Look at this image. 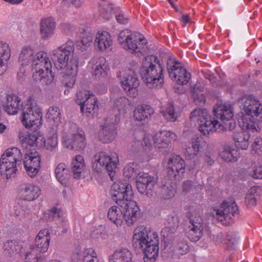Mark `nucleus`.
I'll use <instances>...</instances> for the list:
<instances>
[{
  "instance_id": "1",
  "label": "nucleus",
  "mask_w": 262,
  "mask_h": 262,
  "mask_svg": "<svg viewBox=\"0 0 262 262\" xmlns=\"http://www.w3.org/2000/svg\"><path fill=\"white\" fill-rule=\"evenodd\" d=\"M241 109L247 116L243 118L242 131L234 132L232 136L238 149H247L251 134L261 127L262 104L253 95H244L238 100Z\"/></svg>"
},
{
  "instance_id": "2",
  "label": "nucleus",
  "mask_w": 262,
  "mask_h": 262,
  "mask_svg": "<svg viewBox=\"0 0 262 262\" xmlns=\"http://www.w3.org/2000/svg\"><path fill=\"white\" fill-rule=\"evenodd\" d=\"M52 59L57 70H65V73L71 76L69 82L65 85L72 87L75 82L78 68V58L74 53V43L72 40H68L64 44L59 46L53 51Z\"/></svg>"
},
{
  "instance_id": "3",
  "label": "nucleus",
  "mask_w": 262,
  "mask_h": 262,
  "mask_svg": "<svg viewBox=\"0 0 262 262\" xmlns=\"http://www.w3.org/2000/svg\"><path fill=\"white\" fill-rule=\"evenodd\" d=\"M159 237L156 232H151L144 226L135 229L133 237V247L144 253V262H155L159 254Z\"/></svg>"
},
{
  "instance_id": "4",
  "label": "nucleus",
  "mask_w": 262,
  "mask_h": 262,
  "mask_svg": "<svg viewBox=\"0 0 262 262\" xmlns=\"http://www.w3.org/2000/svg\"><path fill=\"white\" fill-rule=\"evenodd\" d=\"M163 69L156 56L145 57L140 70L142 79L150 89L161 88L164 84Z\"/></svg>"
},
{
  "instance_id": "5",
  "label": "nucleus",
  "mask_w": 262,
  "mask_h": 262,
  "mask_svg": "<svg viewBox=\"0 0 262 262\" xmlns=\"http://www.w3.org/2000/svg\"><path fill=\"white\" fill-rule=\"evenodd\" d=\"M139 165L135 163H129L124 168L123 175L129 179H136V187L138 191L148 196L152 195V192L157 180L148 173L139 172Z\"/></svg>"
},
{
  "instance_id": "6",
  "label": "nucleus",
  "mask_w": 262,
  "mask_h": 262,
  "mask_svg": "<svg viewBox=\"0 0 262 262\" xmlns=\"http://www.w3.org/2000/svg\"><path fill=\"white\" fill-rule=\"evenodd\" d=\"M32 67L34 81L42 85H48L53 81L54 75L51 70L52 64L47 53L43 51L36 53Z\"/></svg>"
},
{
  "instance_id": "7",
  "label": "nucleus",
  "mask_w": 262,
  "mask_h": 262,
  "mask_svg": "<svg viewBox=\"0 0 262 262\" xmlns=\"http://www.w3.org/2000/svg\"><path fill=\"white\" fill-rule=\"evenodd\" d=\"M23 154L17 147L6 149L0 159V172L7 179L14 177L17 170V165L21 163Z\"/></svg>"
},
{
  "instance_id": "8",
  "label": "nucleus",
  "mask_w": 262,
  "mask_h": 262,
  "mask_svg": "<svg viewBox=\"0 0 262 262\" xmlns=\"http://www.w3.org/2000/svg\"><path fill=\"white\" fill-rule=\"evenodd\" d=\"M118 40L122 48L138 56L146 54V40L139 33L132 34L128 30H122L119 34Z\"/></svg>"
},
{
  "instance_id": "9",
  "label": "nucleus",
  "mask_w": 262,
  "mask_h": 262,
  "mask_svg": "<svg viewBox=\"0 0 262 262\" xmlns=\"http://www.w3.org/2000/svg\"><path fill=\"white\" fill-rule=\"evenodd\" d=\"M22 110V123L26 128L36 129L42 124V111L41 108L32 101L31 97L27 103L20 106Z\"/></svg>"
},
{
  "instance_id": "10",
  "label": "nucleus",
  "mask_w": 262,
  "mask_h": 262,
  "mask_svg": "<svg viewBox=\"0 0 262 262\" xmlns=\"http://www.w3.org/2000/svg\"><path fill=\"white\" fill-rule=\"evenodd\" d=\"M118 162L119 159L116 154L110 155L105 151H100L92 159V168L97 172L103 169L107 170L111 180L114 181Z\"/></svg>"
},
{
  "instance_id": "11",
  "label": "nucleus",
  "mask_w": 262,
  "mask_h": 262,
  "mask_svg": "<svg viewBox=\"0 0 262 262\" xmlns=\"http://www.w3.org/2000/svg\"><path fill=\"white\" fill-rule=\"evenodd\" d=\"M85 165L82 156L77 155L71 163V169L67 168L64 163H59L55 168V173L56 178L61 184H65L70 178V173L72 172L75 179L79 178Z\"/></svg>"
},
{
  "instance_id": "12",
  "label": "nucleus",
  "mask_w": 262,
  "mask_h": 262,
  "mask_svg": "<svg viewBox=\"0 0 262 262\" xmlns=\"http://www.w3.org/2000/svg\"><path fill=\"white\" fill-rule=\"evenodd\" d=\"M190 118L191 120L197 121L199 130L204 135H209L214 130L216 131L217 126H221L217 120L211 119L206 109L194 110L190 113Z\"/></svg>"
},
{
  "instance_id": "13",
  "label": "nucleus",
  "mask_w": 262,
  "mask_h": 262,
  "mask_svg": "<svg viewBox=\"0 0 262 262\" xmlns=\"http://www.w3.org/2000/svg\"><path fill=\"white\" fill-rule=\"evenodd\" d=\"M239 209L235 201H224L220 208L214 210L213 216L223 224H231L234 222L235 217H238Z\"/></svg>"
},
{
  "instance_id": "14",
  "label": "nucleus",
  "mask_w": 262,
  "mask_h": 262,
  "mask_svg": "<svg viewBox=\"0 0 262 262\" xmlns=\"http://www.w3.org/2000/svg\"><path fill=\"white\" fill-rule=\"evenodd\" d=\"M110 192L112 199L117 205L120 202L133 198L132 186L125 180L115 182L111 186Z\"/></svg>"
},
{
  "instance_id": "15",
  "label": "nucleus",
  "mask_w": 262,
  "mask_h": 262,
  "mask_svg": "<svg viewBox=\"0 0 262 262\" xmlns=\"http://www.w3.org/2000/svg\"><path fill=\"white\" fill-rule=\"evenodd\" d=\"M120 80L121 86L127 95L130 97L136 98L138 94L139 81L135 72L128 70L120 76Z\"/></svg>"
},
{
  "instance_id": "16",
  "label": "nucleus",
  "mask_w": 262,
  "mask_h": 262,
  "mask_svg": "<svg viewBox=\"0 0 262 262\" xmlns=\"http://www.w3.org/2000/svg\"><path fill=\"white\" fill-rule=\"evenodd\" d=\"M118 205L122 209L123 219L127 225H133L140 215V209L137 203L132 199H128L119 202Z\"/></svg>"
},
{
  "instance_id": "17",
  "label": "nucleus",
  "mask_w": 262,
  "mask_h": 262,
  "mask_svg": "<svg viewBox=\"0 0 262 262\" xmlns=\"http://www.w3.org/2000/svg\"><path fill=\"white\" fill-rule=\"evenodd\" d=\"M40 164L39 153L34 148L27 150L25 154L24 165L26 172L30 177L33 178L38 173Z\"/></svg>"
},
{
  "instance_id": "18",
  "label": "nucleus",
  "mask_w": 262,
  "mask_h": 262,
  "mask_svg": "<svg viewBox=\"0 0 262 262\" xmlns=\"http://www.w3.org/2000/svg\"><path fill=\"white\" fill-rule=\"evenodd\" d=\"M76 102L80 106V110L83 114L94 113L97 109V100L94 94L85 93L83 94L79 92L77 95Z\"/></svg>"
},
{
  "instance_id": "19",
  "label": "nucleus",
  "mask_w": 262,
  "mask_h": 262,
  "mask_svg": "<svg viewBox=\"0 0 262 262\" xmlns=\"http://www.w3.org/2000/svg\"><path fill=\"white\" fill-rule=\"evenodd\" d=\"M203 229L202 219L200 216L191 215L189 225L186 229L188 238L191 241H198L203 236Z\"/></svg>"
},
{
  "instance_id": "20",
  "label": "nucleus",
  "mask_w": 262,
  "mask_h": 262,
  "mask_svg": "<svg viewBox=\"0 0 262 262\" xmlns=\"http://www.w3.org/2000/svg\"><path fill=\"white\" fill-rule=\"evenodd\" d=\"M213 114L217 119H221L229 130H233L236 127V123L232 120L233 113L225 105H219L214 107Z\"/></svg>"
},
{
  "instance_id": "21",
  "label": "nucleus",
  "mask_w": 262,
  "mask_h": 262,
  "mask_svg": "<svg viewBox=\"0 0 262 262\" xmlns=\"http://www.w3.org/2000/svg\"><path fill=\"white\" fill-rule=\"evenodd\" d=\"M114 120L110 121L111 124L104 125L100 132L99 138L103 143H108L113 141L116 135V124L118 123L119 118L114 115Z\"/></svg>"
},
{
  "instance_id": "22",
  "label": "nucleus",
  "mask_w": 262,
  "mask_h": 262,
  "mask_svg": "<svg viewBox=\"0 0 262 262\" xmlns=\"http://www.w3.org/2000/svg\"><path fill=\"white\" fill-rule=\"evenodd\" d=\"M185 168L184 160L179 156H173L168 161L167 173L170 177L175 179L177 176L184 172Z\"/></svg>"
},
{
  "instance_id": "23",
  "label": "nucleus",
  "mask_w": 262,
  "mask_h": 262,
  "mask_svg": "<svg viewBox=\"0 0 262 262\" xmlns=\"http://www.w3.org/2000/svg\"><path fill=\"white\" fill-rule=\"evenodd\" d=\"M50 241V233L49 230H40L35 238V244L31 248L37 252L43 253L47 251Z\"/></svg>"
},
{
  "instance_id": "24",
  "label": "nucleus",
  "mask_w": 262,
  "mask_h": 262,
  "mask_svg": "<svg viewBox=\"0 0 262 262\" xmlns=\"http://www.w3.org/2000/svg\"><path fill=\"white\" fill-rule=\"evenodd\" d=\"M177 138L176 134L172 132L163 130L157 133L153 137L155 146L160 148H165Z\"/></svg>"
},
{
  "instance_id": "25",
  "label": "nucleus",
  "mask_w": 262,
  "mask_h": 262,
  "mask_svg": "<svg viewBox=\"0 0 262 262\" xmlns=\"http://www.w3.org/2000/svg\"><path fill=\"white\" fill-rule=\"evenodd\" d=\"M154 109L148 105L142 104L136 107L134 117L136 121L142 122L143 124L148 122L151 115L154 114Z\"/></svg>"
},
{
  "instance_id": "26",
  "label": "nucleus",
  "mask_w": 262,
  "mask_h": 262,
  "mask_svg": "<svg viewBox=\"0 0 262 262\" xmlns=\"http://www.w3.org/2000/svg\"><path fill=\"white\" fill-rule=\"evenodd\" d=\"M112 42L110 33L107 31H98L95 36V46L101 51L108 48Z\"/></svg>"
},
{
  "instance_id": "27",
  "label": "nucleus",
  "mask_w": 262,
  "mask_h": 262,
  "mask_svg": "<svg viewBox=\"0 0 262 262\" xmlns=\"http://www.w3.org/2000/svg\"><path fill=\"white\" fill-rule=\"evenodd\" d=\"M55 22L52 17L42 19L40 22V32L42 38H48L54 33Z\"/></svg>"
},
{
  "instance_id": "28",
  "label": "nucleus",
  "mask_w": 262,
  "mask_h": 262,
  "mask_svg": "<svg viewBox=\"0 0 262 262\" xmlns=\"http://www.w3.org/2000/svg\"><path fill=\"white\" fill-rule=\"evenodd\" d=\"M10 55L11 51L9 45L6 42L0 41V75L7 70L8 60Z\"/></svg>"
},
{
  "instance_id": "29",
  "label": "nucleus",
  "mask_w": 262,
  "mask_h": 262,
  "mask_svg": "<svg viewBox=\"0 0 262 262\" xmlns=\"http://www.w3.org/2000/svg\"><path fill=\"white\" fill-rule=\"evenodd\" d=\"M21 99L16 95L12 94L7 96V101L4 105L5 111L9 115H15L20 109Z\"/></svg>"
},
{
  "instance_id": "30",
  "label": "nucleus",
  "mask_w": 262,
  "mask_h": 262,
  "mask_svg": "<svg viewBox=\"0 0 262 262\" xmlns=\"http://www.w3.org/2000/svg\"><path fill=\"white\" fill-rule=\"evenodd\" d=\"M83 134V133H79L73 135L71 139L65 141V145L67 148L75 150L83 149L85 147V138Z\"/></svg>"
},
{
  "instance_id": "31",
  "label": "nucleus",
  "mask_w": 262,
  "mask_h": 262,
  "mask_svg": "<svg viewBox=\"0 0 262 262\" xmlns=\"http://www.w3.org/2000/svg\"><path fill=\"white\" fill-rule=\"evenodd\" d=\"M23 190L24 199L28 201L37 199L41 194L39 187L32 183L25 184Z\"/></svg>"
},
{
  "instance_id": "32",
  "label": "nucleus",
  "mask_w": 262,
  "mask_h": 262,
  "mask_svg": "<svg viewBox=\"0 0 262 262\" xmlns=\"http://www.w3.org/2000/svg\"><path fill=\"white\" fill-rule=\"evenodd\" d=\"M132 254L126 248L116 250L110 256L109 262H132Z\"/></svg>"
},
{
  "instance_id": "33",
  "label": "nucleus",
  "mask_w": 262,
  "mask_h": 262,
  "mask_svg": "<svg viewBox=\"0 0 262 262\" xmlns=\"http://www.w3.org/2000/svg\"><path fill=\"white\" fill-rule=\"evenodd\" d=\"M36 53L30 46H25L23 48L19 54L18 62L20 65L25 66L33 63Z\"/></svg>"
},
{
  "instance_id": "34",
  "label": "nucleus",
  "mask_w": 262,
  "mask_h": 262,
  "mask_svg": "<svg viewBox=\"0 0 262 262\" xmlns=\"http://www.w3.org/2000/svg\"><path fill=\"white\" fill-rule=\"evenodd\" d=\"M184 68L180 62L173 56H169L167 60V71L170 78L176 77L177 74Z\"/></svg>"
},
{
  "instance_id": "35",
  "label": "nucleus",
  "mask_w": 262,
  "mask_h": 262,
  "mask_svg": "<svg viewBox=\"0 0 262 262\" xmlns=\"http://www.w3.org/2000/svg\"><path fill=\"white\" fill-rule=\"evenodd\" d=\"M107 217L117 226L121 225L123 219L122 208L116 206H112L108 210Z\"/></svg>"
},
{
  "instance_id": "36",
  "label": "nucleus",
  "mask_w": 262,
  "mask_h": 262,
  "mask_svg": "<svg viewBox=\"0 0 262 262\" xmlns=\"http://www.w3.org/2000/svg\"><path fill=\"white\" fill-rule=\"evenodd\" d=\"M93 68L94 70L93 74L97 78H99L100 77H104L109 71L108 66L106 63L105 59L103 57L99 58Z\"/></svg>"
},
{
  "instance_id": "37",
  "label": "nucleus",
  "mask_w": 262,
  "mask_h": 262,
  "mask_svg": "<svg viewBox=\"0 0 262 262\" xmlns=\"http://www.w3.org/2000/svg\"><path fill=\"white\" fill-rule=\"evenodd\" d=\"M204 87L200 83H196L191 87V92L193 97L194 101L199 105L205 103V99L203 92Z\"/></svg>"
},
{
  "instance_id": "38",
  "label": "nucleus",
  "mask_w": 262,
  "mask_h": 262,
  "mask_svg": "<svg viewBox=\"0 0 262 262\" xmlns=\"http://www.w3.org/2000/svg\"><path fill=\"white\" fill-rule=\"evenodd\" d=\"M222 158L227 162H235L238 158V153L237 150L229 146H225L224 150L221 153Z\"/></svg>"
},
{
  "instance_id": "39",
  "label": "nucleus",
  "mask_w": 262,
  "mask_h": 262,
  "mask_svg": "<svg viewBox=\"0 0 262 262\" xmlns=\"http://www.w3.org/2000/svg\"><path fill=\"white\" fill-rule=\"evenodd\" d=\"M75 262H98L97 254L92 248L85 249Z\"/></svg>"
},
{
  "instance_id": "40",
  "label": "nucleus",
  "mask_w": 262,
  "mask_h": 262,
  "mask_svg": "<svg viewBox=\"0 0 262 262\" xmlns=\"http://www.w3.org/2000/svg\"><path fill=\"white\" fill-rule=\"evenodd\" d=\"M48 120L54 122L56 125L61 122V113L59 108L57 106H50L46 115Z\"/></svg>"
},
{
  "instance_id": "41",
  "label": "nucleus",
  "mask_w": 262,
  "mask_h": 262,
  "mask_svg": "<svg viewBox=\"0 0 262 262\" xmlns=\"http://www.w3.org/2000/svg\"><path fill=\"white\" fill-rule=\"evenodd\" d=\"M5 254L8 256L12 257L15 253L19 252L20 247L15 241H8L3 246Z\"/></svg>"
},
{
  "instance_id": "42",
  "label": "nucleus",
  "mask_w": 262,
  "mask_h": 262,
  "mask_svg": "<svg viewBox=\"0 0 262 262\" xmlns=\"http://www.w3.org/2000/svg\"><path fill=\"white\" fill-rule=\"evenodd\" d=\"M176 77H171V78L178 84L183 85L188 82L190 79L191 74L185 68H184L176 74Z\"/></svg>"
},
{
  "instance_id": "43",
  "label": "nucleus",
  "mask_w": 262,
  "mask_h": 262,
  "mask_svg": "<svg viewBox=\"0 0 262 262\" xmlns=\"http://www.w3.org/2000/svg\"><path fill=\"white\" fill-rule=\"evenodd\" d=\"M238 239L239 238L236 232L234 231L228 232L225 239V244L226 248L228 250L234 249Z\"/></svg>"
},
{
  "instance_id": "44",
  "label": "nucleus",
  "mask_w": 262,
  "mask_h": 262,
  "mask_svg": "<svg viewBox=\"0 0 262 262\" xmlns=\"http://www.w3.org/2000/svg\"><path fill=\"white\" fill-rule=\"evenodd\" d=\"M259 189L258 186H253L248 190L245 197V202L247 205L254 206L256 205L257 198L258 196L257 190Z\"/></svg>"
},
{
  "instance_id": "45",
  "label": "nucleus",
  "mask_w": 262,
  "mask_h": 262,
  "mask_svg": "<svg viewBox=\"0 0 262 262\" xmlns=\"http://www.w3.org/2000/svg\"><path fill=\"white\" fill-rule=\"evenodd\" d=\"M25 262H44L41 253L31 248L25 255Z\"/></svg>"
},
{
  "instance_id": "46",
  "label": "nucleus",
  "mask_w": 262,
  "mask_h": 262,
  "mask_svg": "<svg viewBox=\"0 0 262 262\" xmlns=\"http://www.w3.org/2000/svg\"><path fill=\"white\" fill-rule=\"evenodd\" d=\"M161 113L165 119L168 121L174 122L178 117V114L172 104H169L165 110L162 111Z\"/></svg>"
},
{
  "instance_id": "47",
  "label": "nucleus",
  "mask_w": 262,
  "mask_h": 262,
  "mask_svg": "<svg viewBox=\"0 0 262 262\" xmlns=\"http://www.w3.org/2000/svg\"><path fill=\"white\" fill-rule=\"evenodd\" d=\"M173 250L178 255L185 254L189 251V246L184 239H179L174 244Z\"/></svg>"
},
{
  "instance_id": "48",
  "label": "nucleus",
  "mask_w": 262,
  "mask_h": 262,
  "mask_svg": "<svg viewBox=\"0 0 262 262\" xmlns=\"http://www.w3.org/2000/svg\"><path fill=\"white\" fill-rule=\"evenodd\" d=\"M36 132L29 133L26 137L21 136L19 139L21 140L23 147L26 150L31 149L35 145Z\"/></svg>"
},
{
  "instance_id": "49",
  "label": "nucleus",
  "mask_w": 262,
  "mask_h": 262,
  "mask_svg": "<svg viewBox=\"0 0 262 262\" xmlns=\"http://www.w3.org/2000/svg\"><path fill=\"white\" fill-rule=\"evenodd\" d=\"M58 145L57 135L56 133H50L47 140H46L45 148L47 149L53 151L56 149Z\"/></svg>"
},
{
  "instance_id": "50",
  "label": "nucleus",
  "mask_w": 262,
  "mask_h": 262,
  "mask_svg": "<svg viewBox=\"0 0 262 262\" xmlns=\"http://www.w3.org/2000/svg\"><path fill=\"white\" fill-rule=\"evenodd\" d=\"M130 104L129 100L125 97L117 98L114 102V106L120 111L127 108Z\"/></svg>"
},
{
  "instance_id": "51",
  "label": "nucleus",
  "mask_w": 262,
  "mask_h": 262,
  "mask_svg": "<svg viewBox=\"0 0 262 262\" xmlns=\"http://www.w3.org/2000/svg\"><path fill=\"white\" fill-rule=\"evenodd\" d=\"M93 37L91 34L83 35L82 37L81 40L78 43V46L79 47V49L81 51L86 50V48L90 45V43L92 42Z\"/></svg>"
},
{
  "instance_id": "52",
  "label": "nucleus",
  "mask_w": 262,
  "mask_h": 262,
  "mask_svg": "<svg viewBox=\"0 0 262 262\" xmlns=\"http://www.w3.org/2000/svg\"><path fill=\"white\" fill-rule=\"evenodd\" d=\"M177 229L166 226L161 230V236L164 240L169 241L172 238V235L175 233Z\"/></svg>"
},
{
  "instance_id": "53",
  "label": "nucleus",
  "mask_w": 262,
  "mask_h": 262,
  "mask_svg": "<svg viewBox=\"0 0 262 262\" xmlns=\"http://www.w3.org/2000/svg\"><path fill=\"white\" fill-rule=\"evenodd\" d=\"M176 193L175 187L172 186L164 185L162 188V193L164 199H168L174 195Z\"/></svg>"
},
{
  "instance_id": "54",
  "label": "nucleus",
  "mask_w": 262,
  "mask_h": 262,
  "mask_svg": "<svg viewBox=\"0 0 262 262\" xmlns=\"http://www.w3.org/2000/svg\"><path fill=\"white\" fill-rule=\"evenodd\" d=\"M252 151L257 155L262 156V139L256 138L252 144Z\"/></svg>"
},
{
  "instance_id": "55",
  "label": "nucleus",
  "mask_w": 262,
  "mask_h": 262,
  "mask_svg": "<svg viewBox=\"0 0 262 262\" xmlns=\"http://www.w3.org/2000/svg\"><path fill=\"white\" fill-rule=\"evenodd\" d=\"M179 221L178 216L173 214L169 215L167 218V226L177 229L179 227Z\"/></svg>"
},
{
  "instance_id": "56",
  "label": "nucleus",
  "mask_w": 262,
  "mask_h": 262,
  "mask_svg": "<svg viewBox=\"0 0 262 262\" xmlns=\"http://www.w3.org/2000/svg\"><path fill=\"white\" fill-rule=\"evenodd\" d=\"M112 7L109 6L106 8L100 7V14L104 19L109 20L112 17Z\"/></svg>"
},
{
  "instance_id": "57",
  "label": "nucleus",
  "mask_w": 262,
  "mask_h": 262,
  "mask_svg": "<svg viewBox=\"0 0 262 262\" xmlns=\"http://www.w3.org/2000/svg\"><path fill=\"white\" fill-rule=\"evenodd\" d=\"M35 145L39 147H45L46 139L40 133L36 132Z\"/></svg>"
},
{
  "instance_id": "58",
  "label": "nucleus",
  "mask_w": 262,
  "mask_h": 262,
  "mask_svg": "<svg viewBox=\"0 0 262 262\" xmlns=\"http://www.w3.org/2000/svg\"><path fill=\"white\" fill-rule=\"evenodd\" d=\"M61 210L57 207L52 208L48 213V219L49 221L54 220L55 218H58L60 216Z\"/></svg>"
},
{
  "instance_id": "59",
  "label": "nucleus",
  "mask_w": 262,
  "mask_h": 262,
  "mask_svg": "<svg viewBox=\"0 0 262 262\" xmlns=\"http://www.w3.org/2000/svg\"><path fill=\"white\" fill-rule=\"evenodd\" d=\"M252 176L255 179H262V165L254 166Z\"/></svg>"
},
{
  "instance_id": "60",
  "label": "nucleus",
  "mask_w": 262,
  "mask_h": 262,
  "mask_svg": "<svg viewBox=\"0 0 262 262\" xmlns=\"http://www.w3.org/2000/svg\"><path fill=\"white\" fill-rule=\"evenodd\" d=\"M200 143H199V142L198 141H196L195 142H192V145L191 146V147H189L187 149V151L188 152L191 151V149H192V150H193L192 154L194 156H195L199 152V151L200 150Z\"/></svg>"
},
{
  "instance_id": "61",
  "label": "nucleus",
  "mask_w": 262,
  "mask_h": 262,
  "mask_svg": "<svg viewBox=\"0 0 262 262\" xmlns=\"http://www.w3.org/2000/svg\"><path fill=\"white\" fill-rule=\"evenodd\" d=\"M117 21L121 24H126L128 23V17L122 14H119L116 16Z\"/></svg>"
},
{
  "instance_id": "62",
  "label": "nucleus",
  "mask_w": 262,
  "mask_h": 262,
  "mask_svg": "<svg viewBox=\"0 0 262 262\" xmlns=\"http://www.w3.org/2000/svg\"><path fill=\"white\" fill-rule=\"evenodd\" d=\"M192 185V181L186 180L183 183L182 187L184 191H189Z\"/></svg>"
},
{
  "instance_id": "63",
  "label": "nucleus",
  "mask_w": 262,
  "mask_h": 262,
  "mask_svg": "<svg viewBox=\"0 0 262 262\" xmlns=\"http://www.w3.org/2000/svg\"><path fill=\"white\" fill-rule=\"evenodd\" d=\"M17 79L20 82L23 81L25 78V70L24 69H20L17 72Z\"/></svg>"
},
{
  "instance_id": "64",
  "label": "nucleus",
  "mask_w": 262,
  "mask_h": 262,
  "mask_svg": "<svg viewBox=\"0 0 262 262\" xmlns=\"http://www.w3.org/2000/svg\"><path fill=\"white\" fill-rule=\"evenodd\" d=\"M141 144L143 146L149 147L151 145L150 137L148 136L144 137L142 140Z\"/></svg>"
}]
</instances>
